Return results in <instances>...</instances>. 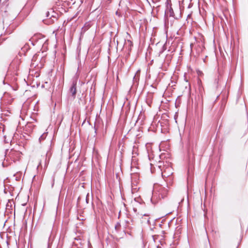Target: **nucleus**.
<instances>
[{
	"instance_id": "nucleus-1",
	"label": "nucleus",
	"mask_w": 248,
	"mask_h": 248,
	"mask_svg": "<svg viewBox=\"0 0 248 248\" xmlns=\"http://www.w3.org/2000/svg\"><path fill=\"white\" fill-rule=\"evenodd\" d=\"M170 0H168L167 1V9L166 10V14L169 15L170 16H171L174 17L175 19H178L180 16H175L174 11L171 6V4H170Z\"/></svg>"
},
{
	"instance_id": "nucleus-2",
	"label": "nucleus",
	"mask_w": 248,
	"mask_h": 248,
	"mask_svg": "<svg viewBox=\"0 0 248 248\" xmlns=\"http://www.w3.org/2000/svg\"><path fill=\"white\" fill-rule=\"evenodd\" d=\"M162 177L164 179L170 177L172 174V168L170 167H166L164 170L161 169Z\"/></svg>"
},
{
	"instance_id": "nucleus-3",
	"label": "nucleus",
	"mask_w": 248,
	"mask_h": 248,
	"mask_svg": "<svg viewBox=\"0 0 248 248\" xmlns=\"http://www.w3.org/2000/svg\"><path fill=\"white\" fill-rule=\"evenodd\" d=\"M168 190L165 187H160L158 190L159 198H164L167 196Z\"/></svg>"
},
{
	"instance_id": "nucleus-4",
	"label": "nucleus",
	"mask_w": 248,
	"mask_h": 248,
	"mask_svg": "<svg viewBox=\"0 0 248 248\" xmlns=\"http://www.w3.org/2000/svg\"><path fill=\"white\" fill-rule=\"evenodd\" d=\"M76 85H77V82L73 81L72 85L69 90L70 93H71V95L74 98L75 97L76 93H77Z\"/></svg>"
},
{
	"instance_id": "nucleus-5",
	"label": "nucleus",
	"mask_w": 248,
	"mask_h": 248,
	"mask_svg": "<svg viewBox=\"0 0 248 248\" xmlns=\"http://www.w3.org/2000/svg\"><path fill=\"white\" fill-rule=\"evenodd\" d=\"M194 49L196 50L197 54L201 53L203 50V46L201 44H197L195 45Z\"/></svg>"
},
{
	"instance_id": "nucleus-6",
	"label": "nucleus",
	"mask_w": 248,
	"mask_h": 248,
	"mask_svg": "<svg viewBox=\"0 0 248 248\" xmlns=\"http://www.w3.org/2000/svg\"><path fill=\"white\" fill-rule=\"evenodd\" d=\"M46 133H44L43 134H42V135L40 136V138H39V140H40V141H41V140H44V139H46Z\"/></svg>"
},
{
	"instance_id": "nucleus-7",
	"label": "nucleus",
	"mask_w": 248,
	"mask_h": 248,
	"mask_svg": "<svg viewBox=\"0 0 248 248\" xmlns=\"http://www.w3.org/2000/svg\"><path fill=\"white\" fill-rule=\"evenodd\" d=\"M120 227V225L119 223H117L115 226V229L116 232H118V229Z\"/></svg>"
},
{
	"instance_id": "nucleus-8",
	"label": "nucleus",
	"mask_w": 248,
	"mask_h": 248,
	"mask_svg": "<svg viewBox=\"0 0 248 248\" xmlns=\"http://www.w3.org/2000/svg\"><path fill=\"white\" fill-rule=\"evenodd\" d=\"M147 223H148V224H149V223H150L149 218H148L147 219Z\"/></svg>"
},
{
	"instance_id": "nucleus-9",
	"label": "nucleus",
	"mask_w": 248,
	"mask_h": 248,
	"mask_svg": "<svg viewBox=\"0 0 248 248\" xmlns=\"http://www.w3.org/2000/svg\"><path fill=\"white\" fill-rule=\"evenodd\" d=\"M215 83H216V84H217V83H218V80H217V79H215Z\"/></svg>"
},
{
	"instance_id": "nucleus-10",
	"label": "nucleus",
	"mask_w": 248,
	"mask_h": 248,
	"mask_svg": "<svg viewBox=\"0 0 248 248\" xmlns=\"http://www.w3.org/2000/svg\"><path fill=\"white\" fill-rule=\"evenodd\" d=\"M48 15H49V12H47L46 13V16H48Z\"/></svg>"
},
{
	"instance_id": "nucleus-11",
	"label": "nucleus",
	"mask_w": 248,
	"mask_h": 248,
	"mask_svg": "<svg viewBox=\"0 0 248 248\" xmlns=\"http://www.w3.org/2000/svg\"><path fill=\"white\" fill-rule=\"evenodd\" d=\"M35 57H33V58H32V61H34V59H35Z\"/></svg>"
},
{
	"instance_id": "nucleus-12",
	"label": "nucleus",
	"mask_w": 248,
	"mask_h": 248,
	"mask_svg": "<svg viewBox=\"0 0 248 248\" xmlns=\"http://www.w3.org/2000/svg\"><path fill=\"white\" fill-rule=\"evenodd\" d=\"M86 202L88 203V200L87 199V198H86Z\"/></svg>"
},
{
	"instance_id": "nucleus-13",
	"label": "nucleus",
	"mask_w": 248,
	"mask_h": 248,
	"mask_svg": "<svg viewBox=\"0 0 248 248\" xmlns=\"http://www.w3.org/2000/svg\"><path fill=\"white\" fill-rule=\"evenodd\" d=\"M150 144H147V148H148V146H149Z\"/></svg>"
},
{
	"instance_id": "nucleus-14",
	"label": "nucleus",
	"mask_w": 248,
	"mask_h": 248,
	"mask_svg": "<svg viewBox=\"0 0 248 248\" xmlns=\"http://www.w3.org/2000/svg\"><path fill=\"white\" fill-rule=\"evenodd\" d=\"M143 216H144V217H148V216H147V215H146L145 214H144V215H143Z\"/></svg>"
}]
</instances>
